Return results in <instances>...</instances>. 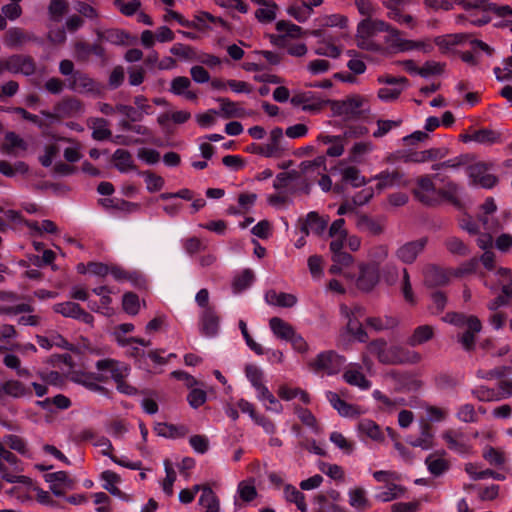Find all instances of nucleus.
<instances>
[{
    "label": "nucleus",
    "instance_id": "obj_56",
    "mask_svg": "<svg viewBox=\"0 0 512 512\" xmlns=\"http://www.w3.org/2000/svg\"><path fill=\"white\" fill-rule=\"evenodd\" d=\"M470 140H473L480 144H494L499 141V134L493 130L481 129L475 131L469 136Z\"/></svg>",
    "mask_w": 512,
    "mask_h": 512
},
{
    "label": "nucleus",
    "instance_id": "obj_13",
    "mask_svg": "<svg viewBox=\"0 0 512 512\" xmlns=\"http://www.w3.org/2000/svg\"><path fill=\"white\" fill-rule=\"evenodd\" d=\"M69 89L82 94H99L101 86L87 74L76 71L72 77L68 79Z\"/></svg>",
    "mask_w": 512,
    "mask_h": 512
},
{
    "label": "nucleus",
    "instance_id": "obj_60",
    "mask_svg": "<svg viewBox=\"0 0 512 512\" xmlns=\"http://www.w3.org/2000/svg\"><path fill=\"white\" fill-rule=\"evenodd\" d=\"M69 4L66 0H51L48 11L52 20L60 21L68 11Z\"/></svg>",
    "mask_w": 512,
    "mask_h": 512
},
{
    "label": "nucleus",
    "instance_id": "obj_7",
    "mask_svg": "<svg viewBox=\"0 0 512 512\" xmlns=\"http://www.w3.org/2000/svg\"><path fill=\"white\" fill-rule=\"evenodd\" d=\"M290 102L294 107H301L304 112L314 114L320 112L326 104L330 103L329 100H324L320 95L311 91L295 93Z\"/></svg>",
    "mask_w": 512,
    "mask_h": 512
},
{
    "label": "nucleus",
    "instance_id": "obj_30",
    "mask_svg": "<svg viewBox=\"0 0 512 512\" xmlns=\"http://www.w3.org/2000/svg\"><path fill=\"white\" fill-rule=\"evenodd\" d=\"M265 300L269 305L290 308L296 305L298 299L294 294L269 290L265 294Z\"/></svg>",
    "mask_w": 512,
    "mask_h": 512
},
{
    "label": "nucleus",
    "instance_id": "obj_27",
    "mask_svg": "<svg viewBox=\"0 0 512 512\" xmlns=\"http://www.w3.org/2000/svg\"><path fill=\"white\" fill-rule=\"evenodd\" d=\"M442 438L445 440L449 449L459 454L469 453L470 446L468 442L464 439L462 433L447 430L442 434Z\"/></svg>",
    "mask_w": 512,
    "mask_h": 512
},
{
    "label": "nucleus",
    "instance_id": "obj_58",
    "mask_svg": "<svg viewBox=\"0 0 512 512\" xmlns=\"http://www.w3.org/2000/svg\"><path fill=\"white\" fill-rule=\"evenodd\" d=\"M0 443L3 444L4 447L7 446L10 449L15 450L22 455L28 454L26 442L24 441V439L17 435H6L4 436L3 441Z\"/></svg>",
    "mask_w": 512,
    "mask_h": 512
},
{
    "label": "nucleus",
    "instance_id": "obj_23",
    "mask_svg": "<svg viewBox=\"0 0 512 512\" xmlns=\"http://www.w3.org/2000/svg\"><path fill=\"white\" fill-rule=\"evenodd\" d=\"M106 380L107 376L104 374L78 372L73 375V381L75 383L80 384L94 392L103 391L104 389L102 386H100L99 383Z\"/></svg>",
    "mask_w": 512,
    "mask_h": 512
},
{
    "label": "nucleus",
    "instance_id": "obj_24",
    "mask_svg": "<svg viewBox=\"0 0 512 512\" xmlns=\"http://www.w3.org/2000/svg\"><path fill=\"white\" fill-rule=\"evenodd\" d=\"M327 224L328 218L320 217L316 212H310L306 216L301 231L305 235H309L310 233L321 235L326 230Z\"/></svg>",
    "mask_w": 512,
    "mask_h": 512
},
{
    "label": "nucleus",
    "instance_id": "obj_25",
    "mask_svg": "<svg viewBox=\"0 0 512 512\" xmlns=\"http://www.w3.org/2000/svg\"><path fill=\"white\" fill-rule=\"evenodd\" d=\"M425 284L431 287L443 286L449 282L448 273L435 265H428L423 270Z\"/></svg>",
    "mask_w": 512,
    "mask_h": 512
},
{
    "label": "nucleus",
    "instance_id": "obj_44",
    "mask_svg": "<svg viewBox=\"0 0 512 512\" xmlns=\"http://www.w3.org/2000/svg\"><path fill=\"white\" fill-rule=\"evenodd\" d=\"M112 158L115 162V167L120 172H127L129 170L134 169L132 155L127 150L117 149L114 152Z\"/></svg>",
    "mask_w": 512,
    "mask_h": 512
},
{
    "label": "nucleus",
    "instance_id": "obj_11",
    "mask_svg": "<svg viewBox=\"0 0 512 512\" xmlns=\"http://www.w3.org/2000/svg\"><path fill=\"white\" fill-rule=\"evenodd\" d=\"M95 367L98 371L97 374H104L107 379L111 377L115 382H120L129 374L127 365L111 358L98 360Z\"/></svg>",
    "mask_w": 512,
    "mask_h": 512
},
{
    "label": "nucleus",
    "instance_id": "obj_18",
    "mask_svg": "<svg viewBox=\"0 0 512 512\" xmlns=\"http://www.w3.org/2000/svg\"><path fill=\"white\" fill-rule=\"evenodd\" d=\"M8 72L11 74L33 75L36 71L34 60L27 55L14 54L7 58Z\"/></svg>",
    "mask_w": 512,
    "mask_h": 512
},
{
    "label": "nucleus",
    "instance_id": "obj_31",
    "mask_svg": "<svg viewBox=\"0 0 512 512\" xmlns=\"http://www.w3.org/2000/svg\"><path fill=\"white\" fill-rule=\"evenodd\" d=\"M269 327L276 338L285 341H288L296 331L290 323L280 317L270 318Z\"/></svg>",
    "mask_w": 512,
    "mask_h": 512
},
{
    "label": "nucleus",
    "instance_id": "obj_53",
    "mask_svg": "<svg viewBox=\"0 0 512 512\" xmlns=\"http://www.w3.org/2000/svg\"><path fill=\"white\" fill-rule=\"evenodd\" d=\"M399 275V267L392 262L385 264L380 269V278L389 286L395 285L398 282Z\"/></svg>",
    "mask_w": 512,
    "mask_h": 512
},
{
    "label": "nucleus",
    "instance_id": "obj_36",
    "mask_svg": "<svg viewBox=\"0 0 512 512\" xmlns=\"http://www.w3.org/2000/svg\"><path fill=\"white\" fill-rule=\"evenodd\" d=\"M87 125L92 129V138L94 140L103 141L111 136L108 121L103 118L91 117L87 120Z\"/></svg>",
    "mask_w": 512,
    "mask_h": 512
},
{
    "label": "nucleus",
    "instance_id": "obj_1",
    "mask_svg": "<svg viewBox=\"0 0 512 512\" xmlns=\"http://www.w3.org/2000/svg\"><path fill=\"white\" fill-rule=\"evenodd\" d=\"M368 351L384 364H417L422 359L420 353L402 346H388L382 339L371 342Z\"/></svg>",
    "mask_w": 512,
    "mask_h": 512
},
{
    "label": "nucleus",
    "instance_id": "obj_62",
    "mask_svg": "<svg viewBox=\"0 0 512 512\" xmlns=\"http://www.w3.org/2000/svg\"><path fill=\"white\" fill-rule=\"evenodd\" d=\"M164 467L166 472V477L162 481V489L165 494L171 496L173 494V484L176 480V472L172 467V464L169 460L164 461Z\"/></svg>",
    "mask_w": 512,
    "mask_h": 512
},
{
    "label": "nucleus",
    "instance_id": "obj_14",
    "mask_svg": "<svg viewBox=\"0 0 512 512\" xmlns=\"http://www.w3.org/2000/svg\"><path fill=\"white\" fill-rule=\"evenodd\" d=\"M30 387L17 379H7L0 382V402L7 399H20L30 397Z\"/></svg>",
    "mask_w": 512,
    "mask_h": 512
},
{
    "label": "nucleus",
    "instance_id": "obj_43",
    "mask_svg": "<svg viewBox=\"0 0 512 512\" xmlns=\"http://www.w3.org/2000/svg\"><path fill=\"white\" fill-rule=\"evenodd\" d=\"M389 247L386 244H377L372 246L367 253L368 265L379 266L388 258Z\"/></svg>",
    "mask_w": 512,
    "mask_h": 512
},
{
    "label": "nucleus",
    "instance_id": "obj_45",
    "mask_svg": "<svg viewBox=\"0 0 512 512\" xmlns=\"http://www.w3.org/2000/svg\"><path fill=\"white\" fill-rule=\"evenodd\" d=\"M343 377L348 384L357 386L363 390L368 389L371 385L359 369L355 367L347 369Z\"/></svg>",
    "mask_w": 512,
    "mask_h": 512
},
{
    "label": "nucleus",
    "instance_id": "obj_49",
    "mask_svg": "<svg viewBox=\"0 0 512 512\" xmlns=\"http://www.w3.org/2000/svg\"><path fill=\"white\" fill-rule=\"evenodd\" d=\"M277 5L267 1L255 11V17L262 23H269L276 18Z\"/></svg>",
    "mask_w": 512,
    "mask_h": 512
},
{
    "label": "nucleus",
    "instance_id": "obj_61",
    "mask_svg": "<svg viewBox=\"0 0 512 512\" xmlns=\"http://www.w3.org/2000/svg\"><path fill=\"white\" fill-rule=\"evenodd\" d=\"M329 438L343 453L349 455L354 451V443L349 441L343 434L334 431L330 434Z\"/></svg>",
    "mask_w": 512,
    "mask_h": 512
},
{
    "label": "nucleus",
    "instance_id": "obj_19",
    "mask_svg": "<svg viewBox=\"0 0 512 512\" xmlns=\"http://www.w3.org/2000/svg\"><path fill=\"white\" fill-rule=\"evenodd\" d=\"M49 483L50 490L56 496H63L67 491L72 490L75 481L64 471L49 473L45 476Z\"/></svg>",
    "mask_w": 512,
    "mask_h": 512
},
{
    "label": "nucleus",
    "instance_id": "obj_26",
    "mask_svg": "<svg viewBox=\"0 0 512 512\" xmlns=\"http://www.w3.org/2000/svg\"><path fill=\"white\" fill-rule=\"evenodd\" d=\"M435 336V328L429 324H423L417 326L407 339V344L411 347L422 345Z\"/></svg>",
    "mask_w": 512,
    "mask_h": 512
},
{
    "label": "nucleus",
    "instance_id": "obj_51",
    "mask_svg": "<svg viewBox=\"0 0 512 512\" xmlns=\"http://www.w3.org/2000/svg\"><path fill=\"white\" fill-rule=\"evenodd\" d=\"M401 274V292L404 297V300L410 305H415L417 303V299L412 289V284L410 281V275L408 273V270L406 268H403L401 270Z\"/></svg>",
    "mask_w": 512,
    "mask_h": 512
},
{
    "label": "nucleus",
    "instance_id": "obj_17",
    "mask_svg": "<svg viewBox=\"0 0 512 512\" xmlns=\"http://www.w3.org/2000/svg\"><path fill=\"white\" fill-rule=\"evenodd\" d=\"M220 329V318L214 308L201 310L199 314V330L205 337L217 336Z\"/></svg>",
    "mask_w": 512,
    "mask_h": 512
},
{
    "label": "nucleus",
    "instance_id": "obj_50",
    "mask_svg": "<svg viewBox=\"0 0 512 512\" xmlns=\"http://www.w3.org/2000/svg\"><path fill=\"white\" fill-rule=\"evenodd\" d=\"M3 364L8 369L16 371L19 377H29L30 371L27 368L21 367L20 358L12 353H7L3 357Z\"/></svg>",
    "mask_w": 512,
    "mask_h": 512
},
{
    "label": "nucleus",
    "instance_id": "obj_28",
    "mask_svg": "<svg viewBox=\"0 0 512 512\" xmlns=\"http://www.w3.org/2000/svg\"><path fill=\"white\" fill-rule=\"evenodd\" d=\"M191 87V81L188 77L178 76L172 79L170 85V92L177 96H184L189 101L197 100V94L189 88Z\"/></svg>",
    "mask_w": 512,
    "mask_h": 512
},
{
    "label": "nucleus",
    "instance_id": "obj_5",
    "mask_svg": "<svg viewBox=\"0 0 512 512\" xmlns=\"http://www.w3.org/2000/svg\"><path fill=\"white\" fill-rule=\"evenodd\" d=\"M492 168V164L485 162H477L468 166L466 172L470 183L485 189L494 187L498 182V178L490 173Z\"/></svg>",
    "mask_w": 512,
    "mask_h": 512
},
{
    "label": "nucleus",
    "instance_id": "obj_16",
    "mask_svg": "<svg viewBox=\"0 0 512 512\" xmlns=\"http://www.w3.org/2000/svg\"><path fill=\"white\" fill-rule=\"evenodd\" d=\"M373 180L377 181L376 189L379 192L388 188L407 187L409 185V180L397 170H384L375 175Z\"/></svg>",
    "mask_w": 512,
    "mask_h": 512
},
{
    "label": "nucleus",
    "instance_id": "obj_15",
    "mask_svg": "<svg viewBox=\"0 0 512 512\" xmlns=\"http://www.w3.org/2000/svg\"><path fill=\"white\" fill-rule=\"evenodd\" d=\"M380 280V268L365 263L359 264V276L356 280L358 289L369 292Z\"/></svg>",
    "mask_w": 512,
    "mask_h": 512
},
{
    "label": "nucleus",
    "instance_id": "obj_39",
    "mask_svg": "<svg viewBox=\"0 0 512 512\" xmlns=\"http://www.w3.org/2000/svg\"><path fill=\"white\" fill-rule=\"evenodd\" d=\"M18 337V332L15 326L11 324H0V346L1 352L14 350L15 339Z\"/></svg>",
    "mask_w": 512,
    "mask_h": 512
},
{
    "label": "nucleus",
    "instance_id": "obj_40",
    "mask_svg": "<svg viewBox=\"0 0 512 512\" xmlns=\"http://www.w3.org/2000/svg\"><path fill=\"white\" fill-rule=\"evenodd\" d=\"M406 489L398 485L394 482L385 485L381 488V490L376 494V499L382 502H389L394 499H398L404 496Z\"/></svg>",
    "mask_w": 512,
    "mask_h": 512
},
{
    "label": "nucleus",
    "instance_id": "obj_20",
    "mask_svg": "<svg viewBox=\"0 0 512 512\" xmlns=\"http://www.w3.org/2000/svg\"><path fill=\"white\" fill-rule=\"evenodd\" d=\"M413 194L417 200L424 204H431L436 196V188L430 176L425 175L417 178Z\"/></svg>",
    "mask_w": 512,
    "mask_h": 512
},
{
    "label": "nucleus",
    "instance_id": "obj_63",
    "mask_svg": "<svg viewBox=\"0 0 512 512\" xmlns=\"http://www.w3.org/2000/svg\"><path fill=\"white\" fill-rule=\"evenodd\" d=\"M385 32H387V35L385 37V43L394 51L399 52L401 49V43L403 42L404 38L401 36V32L392 27L389 24V29H387Z\"/></svg>",
    "mask_w": 512,
    "mask_h": 512
},
{
    "label": "nucleus",
    "instance_id": "obj_2",
    "mask_svg": "<svg viewBox=\"0 0 512 512\" xmlns=\"http://www.w3.org/2000/svg\"><path fill=\"white\" fill-rule=\"evenodd\" d=\"M443 320L455 326L466 327L467 330L460 336L459 341L466 350H471L474 347L475 334L479 333L482 328L481 322L477 317L459 313H448Z\"/></svg>",
    "mask_w": 512,
    "mask_h": 512
},
{
    "label": "nucleus",
    "instance_id": "obj_35",
    "mask_svg": "<svg viewBox=\"0 0 512 512\" xmlns=\"http://www.w3.org/2000/svg\"><path fill=\"white\" fill-rule=\"evenodd\" d=\"M198 504L204 512H220V500L210 486H203Z\"/></svg>",
    "mask_w": 512,
    "mask_h": 512
},
{
    "label": "nucleus",
    "instance_id": "obj_55",
    "mask_svg": "<svg viewBox=\"0 0 512 512\" xmlns=\"http://www.w3.org/2000/svg\"><path fill=\"white\" fill-rule=\"evenodd\" d=\"M319 469L322 473L330 477L331 479L344 482L345 481V472L343 468L337 464L320 462Z\"/></svg>",
    "mask_w": 512,
    "mask_h": 512
},
{
    "label": "nucleus",
    "instance_id": "obj_33",
    "mask_svg": "<svg viewBox=\"0 0 512 512\" xmlns=\"http://www.w3.org/2000/svg\"><path fill=\"white\" fill-rule=\"evenodd\" d=\"M357 430L361 437H367L379 443L384 441V433L381 431L380 427L370 419L359 421Z\"/></svg>",
    "mask_w": 512,
    "mask_h": 512
},
{
    "label": "nucleus",
    "instance_id": "obj_34",
    "mask_svg": "<svg viewBox=\"0 0 512 512\" xmlns=\"http://www.w3.org/2000/svg\"><path fill=\"white\" fill-rule=\"evenodd\" d=\"M220 103V112L219 114L228 119V118H243L245 116L250 115L243 107H241L238 103L233 102L227 98L218 99Z\"/></svg>",
    "mask_w": 512,
    "mask_h": 512
},
{
    "label": "nucleus",
    "instance_id": "obj_41",
    "mask_svg": "<svg viewBox=\"0 0 512 512\" xmlns=\"http://www.w3.org/2000/svg\"><path fill=\"white\" fill-rule=\"evenodd\" d=\"M26 33L18 27L8 29L4 35V44L9 48H19L29 41Z\"/></svg>",
    "mask_w": 512,
    "mask_h": 512
},
{
    "label": "nucleus",
    "instance_id": "obj_46",
    "mask_svg": "<svg viewBox=\"0 0 512 512\" xmlns=\"http://www.w3.org/2000/svg\"><path fill=\"white\" fill-rule=\"evenodd\" d=\"M386 7L389 9L388 17L390 19L411 29L416 27L417 21L412 15L404 14L397 7H392L390 4H386Z\"/></svg>",
    "mask_w": 512,
    "mask_h": 512
},
{
    "label": "nucleus",
    "instance_id": "obj_38",
    "mask_svg": "<svg viewBox=\"0 0 512 512\" xmlns=\"http://www.w3.org/2000/svg\"><path fill=\"white\" fill-rule=\"evenodd\" d=\"M373 150L374 144L371 141L356 142L349 151L348 161L352 163H361L364 157Z\"/></svg>",
    "mask_w": 512,
    "mask_h": 512
},
{
    "label": "nucleus",
    "instance_id": "obj_4",
    "mask_svg": "<svg viewBox=\"0 0 512 512\" xmlns=\"http://www.w3.org/2000/svg\"><path fill=\"white\" fill-rule=\"evenodd\" d=\"M389 24L383 20L369 16L361 20L357 25V42L360 48L371 49L370 38L377 33L385 32Z\"/></svg>",
    "mask_w": 512,
    "mask_h": 512
},
{
    "label": "nucleus",
    "instance_id": "obj_29",
    "mask_svg": "<svg viewBox=\"0 0 512 512\" xmlns=\"http://www.w3.org/2000/svg\"><path fill=\"white\" fill-rule=\"evenodd\" d=\"M5 463L15 466L17 464V458L0 443V475L9 483L17 482L19 477L13 473L7 472Z\"/></svg>",
    "mask_w": 512,
    "mask_h": 512
},
{
    "label": "nucleus",
    "instance_id": "obj_52",
    "mask_svg": "<svg viewBox=\"0 0 512 512\" xmlns=\"http://www.w3.org/2000/svg\"><path fill=\"white\" fill-rule=\"evenodd\" d=\"M468 39V35L464 33L449 34L442 37H437L435 43L441 49H449L453 46L459 45Z\"/></svg>",
    "mask_w": 512,
    "mask_h": 512
},
{
    "label": "nucleus",
    "instance_id": "obj_32",
    "mask_svg": "<svg viewBox=\"0 0 512 512\" xmlns=\"http://www.w3.org/2000/svg\"><path fill=\"white\" fill-rule=\"evenodd\" d=\"M349 505L359 512L370 508L371 504L367 497V492L363 487H354L348 491Z\"/></svg>",
    "mask_w": 512,
    "mask_h": 512
},
{
    "label": "nucleus",
    "instance_id": "obj_47",
    "mask_svg": "<svg viewBox=\"0 0 512 512\" xmlns=\"http://www.w3.org/2000/svg\"><path fill=\"white\" fill-rule=\"evenodd\" d=\"M342 180L351 184L353 187H360L366 184V179L361 175L358 168L349 166L341 171Z\"/></svg>",
    "mask_w": 512,
    "mask_h": 512
},
{
    "label": "nucleus",
    "instance_id": "obj_48",
    "mask_svg": "<svg viewBox=\"0 0 512 512\" xmlns=\"http://www.w3.org/2000/svg\"><path fill=\"white\" fill-rule=\"evenodd\" d=\"M4 149L10 154L17 155L18 150L25 151L27 149V144L17 134L9 132L5 136Z\"/></svg>",
    "mask_w": 512,
    "mask_h": 512
},
{
    "label": "nucleus",
    "instance_id": "obj_54",
    "mask_svg": "<svg viewBox=\"0 0 512 512\" xmlns=\"http://www.w3.org/2000/svg\"><path fill=\"white\" fill-rule=\"evenodd\" d=\"M276 29L280 33H283L282 37H290V38H301L305 33L303 29L288 21H279L276 24Z\"/></svg>",
    "mask_w": 512,
    "mask_h": 512
},
{
    "label": "nucleus",
    "instance_id": "obj_57",
    "mask_svg": "<svg viewBox=\"0 0 512 512\" xmlns=\"http://www.w3.org/2000/svg\"><path fill=\"white\" fill-rule=\"evenodd\" d=\"M444 245L446 249L454 255L466 256L469 253L468 246L459 238L455 236L448 237Z\"/></svg>",
    "mask_w": 512,
    "mask_h": 512
},
{
    "label": "nucleus",
    "instance_id": "obj_21",
    "mask_svg": "<svg viewBox=\"0 0 512 512\" xmlns=\"http://www.w3.org/2000/svg\"><path fill=\"white\" fill-rule=\"evenodd\" d=\"M355 224L361 232L373 236L381 235L385 230L384 219H374L367 215H357Z\"/></svg>",
    "mask_w": 512,
    "mask_h": 512
},
{
    "label": "nucleus",
    "instance_id": "obj_10",
    "mask_svg": "<svg viewBox=\"0 0 512 512\" xmlns=\"http://www.w3.org/2000/svg\"><path fill=\"white\" fill-rule=\"evenodd\" d=\"M344 363L345 360L342 356L338 355L334 351H326L318 354L311 362V366L315 370H321L332 375L338 373Z\"/></svg>",
    "mask_w": 512,
    "mask_h": 512
},
{
    "label": "nucleus",
    "instance_id": "obj_64",
    "mask_svg": "<svg viewBox=\"0 0 512 512\" xmlns=\"http://www.w3.org/2000/svg\"><path fill=\"white\" fill-rule=\"evenodd\" d=\"M294 412L299 418V420L306 426L312 428L314 431L318 432L317 420L315 416L306 408H302L296 406L294 408Z\"/></svg>",
    "mask_w": 512,
    "mask_h": 512
},
{
    "label": "nucleus",
    "instance_id": "obj_37",
    "mask_svg": "<svg viewBox=\"0 0 512 512\" xmlns=\"http://www.w3.org/2000/svg\"><path fill=\"white\" fill-rule=\"evenodd\" d=\"M425 464L428 471L436 477L444 474L450 467L449 461L439 454L429 455L425 460Z\"/></svg>",
    "mask_w": 512,
    "mask_h": 512
},
{
    "label": "nucleus",
    "instance_id": "obj_3",
    "mask_svg": "<svg viewBox=\"0 0 512 512\" xmlns=\"http://www.w3.org/2000/svg\"><path fill=\"white\" fill-rule=\"evenodd\" d=\"M332 110L339 116L355 118L369 111L368 98L362 95H351L341 101H331Z\"/></svg>",
    "mask_w": 512,
    "mask_h": 512
},
{
    "label": "nucleus",
    "instance_id": "obj_9",
    "mask_svg": "<svg viewBox=\"0 0 512 512\" xmlns=\"http://www.w3.org/2000/svg\"><path fill=\"white\" fill-rule=\"evenodd\" d=\"M427 243L428 239L426 237L405 242L395 250L394 255L403 264H413L424 251Z\"/></svg>",
    "mask_w": 512,
    "mask_h": 512
},
{
    "label": "nucleus",
    "instance_id": "obj_59",
    "mask_svg": "<svg viewBox=\"0 0 512 512\" xmlns=\"http://www.w3.org/2000/svg\"><path fill=\"white\" fill-rule=\"evenodd\" d=\"M254 273L250 269H245L233 281V289L235 292H241L248 288L254 281Z\"/></svg>",
    "mask_w": 512,
    "mask_h": 512
},
{
    "label": "nucleus",
    "instance_id": "obj_6",
    "mask_svg": "<svg viewBox=\"0 0 512 512\" xmlns=\"http://www.w3.org/2000/svg\"><path fill=\"white\" fill-rule=\"evenodd\" d=\"M84 112V105L76 98H65L59 101L54 106V112L42 111L41 114L45 116L50 123L59 121L62 118L74 117Z\"/></svg>",
    "mask_w": 512,
    "mask_h": 512
},
{
    "label": "nucleus",
    "instance_id": "obj_22",
    "mask_svg": "<svg viewBox=\"0 0 512 512\" xmlns=\"http://www.w3.org/2000/svg\"><path fill=\"white\" fill-rule=\"evenodd\" d=\"M264 145V157H279L284 152L283 146V130L276 127L271 130L269 141Z\"/></svg>",
    "mask_w": 512,
    "mask_h": 512
},
{
    "label": "nucleus",
    "instance_id": "obj_12",
    "mask_svg": "<svg viewBox=\"0 0 512 512\" xmlns=\"http://www.w3.org/2000/svg\"><path fill=\"white\" fill-rule=\"evenodd\" d=\"M53 311L63 317L80 320L86 324L92 325L94 317L85 311L78 303L66 301L53 305Z\"/></svg>",
    "mask_w": 512,
    "mask_h": 512
},
{
    "label": "nucleus",
    "instance_id": "obj_8",
    "mask_svg": "<svg viewBox=\"0 0 512 512\" xmlns=\"http://www.w3.org/2000/svg\"><path fill=\"white\" fill-rule=\"evenodd\" d=\"M34 307L28 303H19L13 306H6L0 309V313L7 315L23 314L17 320L19 325L37 327L42 323V317L34 314Z\"/></svg>",
    "mask_w": 512,
    "mask_h": 512
},
{
    "label": "nucleus",
    "instance_id": "obj_42",
    "mask_svg": "<svg viewBox=\"0 0 512 512\" xmlns=\"http://www.w3.org/2000/svg\"><path fill=\"white\" fill-rule=\"evenodd\" d=\"M326 397L341 416L351 417L357 413L356 408L343 401L337 393L329 391L326 393Z\"/></svg>",
    "mask_w": 512,
    "mask_h": 512
}]
</instances>
